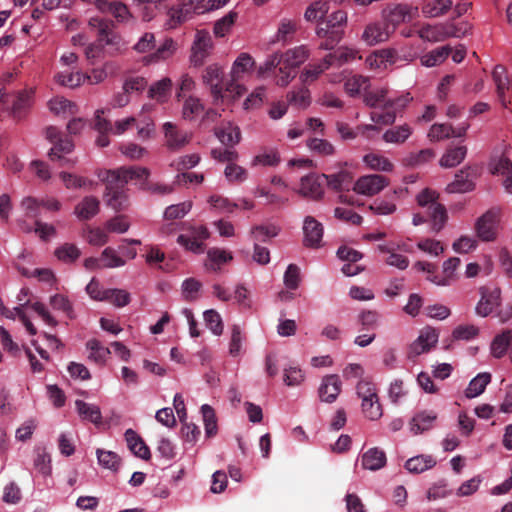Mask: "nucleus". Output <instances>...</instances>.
<instances>
[{"label":"nucleus","instance_id":"f257e3e1","mask_svg":"<svg viewBox=\"0 0 512 512\" xmlns=\"http://www.w3.org/2000/svg\"><path fill=\"white\" fill-rule=\"evenodd\" d=\"M89 26L97 30L98 43H90L85 48L86 58L93 63L96 59L100 58L103 53L102 45L113 46L117 51H120L123 43L118 34H116L111 27V24L99 17H92L89 20Z\"/></svg>","mask_w":512,"mask_h":512},{"label":"nucleus","instance_id":"c03bdc74","mask_svg":"<svg viewBox=\"0 0 512 512\" xmlns=\"http://www.w3.org/2000/svg\"><path fill=\"white\" fill-rule=\"evenodd\" d=\"M490 381L491 375L489 373H479L469 382V385L465 390V396L469 399H472L481 395L485 391L486 386L490 383Z\"/></svg>","mask_w":512,"mask_h":512},{"label":"nucleus","instance_id":"2f4dec72","mask_svg":"<svg viewBox=\"0 0 512 512\" xmlns=\"http://www.w3.org/2000/svg\"><path fill=\"white\" fill-rule=\"evenodd\" d=\"M232 253L220 248H211L207 251V261L205 267L207 270L217 272L225 263L232 261Z\"/></svg>","mask_w":512,"mask_h":512},{"label":"nucleus","instance_id":"69168bd1","mask_svg":"<svg viewBox=\"0 0 512 512\" xmlns=\"http://www.w3.org/2000/svg\"><path fill=\"white\" fill-rule=\"evenodd\" d=\"M208 203L211 208L217 211L218 213H228L231 214L238 207V203L231 201L230 199L223 197L221 195H212L208 199Z\"/></svg>","mask_w":512,"mask_h":512},{"label":"nucleus","instance_id":"2eb2a0df","mask_svg":"<svg viewBox=\"0 0 512 512\" xmlns=\"http://www.w3.org/2000/svg\"><path fill=\"white\" fill-rule=\"evenodd\" d=\"M105 172H107V170H99L97 176L102 182L106 183V192L104 195L106 204L117 211L125 209L127 207L128 198L123 190L124 186L120 185V181L110 183L109 179L105 178Z\"/></svg>","mask_w":512,"mask_h":512},{"label":"nucleus","instance_id":"a19ab883","mask_svg":"<svg viewBox=\"0 0 512 512\" xmlns=\"http://www.w3.org/2000/svg\"><path fill=\"white\" fill-rule=\"evenodd\" d=\"M55 81L64 87L76 88L86 81V77L85 74L80 71H70L65 69L63 71H59L55 75Z\"/></svg>","mask_w":512,"mask_h":512},{"label":"nucleus","instance_id":"a878e982","mask_svg":"<svg viewBox=\"0 0 512 512\" xmlns=\"http://www.w3.org/2000/svg\"><path fill=\"white\" fill-rule=\"evenodd\" d=\"M439 340L438 331L430 326L422 328L412 344L414 352H425L436 348Z\"/></svg>","mask_w":512,"mask_h":512},{"label":"nucleus","instance_id":"20e7f679","mask_svg":"<svg viewBox=\"0 0 512 512\" xmlns=\"http://www.w3.org/2000/svg\"><path fill=\"white\" fill-rule=\"evenodd\" d=\"M255 65L252 56L246 52L238 55L230 70V79L225 83V91L232 99L241 97L246 88L240 83L246 74L250 73Z\"/></svg>","mask_w":512,"mask_h":512},{"label":"nucleus","instance_id":"3c124183","mask_svg":"<svg viewBox=\"0 0 512 512\" xmlns=\"http://www.w3.org/2000/svg\"><path fill=\"white\" fill-rule=\"evenodd\" d=\"M417 34H418L419 38L422 39L423 41H428V42H432V43L441 42V41L445 40L442 23L435 24V25H431V24L423 25L417 31Z\"/></svg>","mask_w":512,"mask_h":512},{"label":"nucleus","instance_id":"e2e57ef3","mask_svg":"<svg viewBox=\"0 0 512 512\" xmlns=\"http://www.w3.org/2000/svg\"><path fill=\"white\" fill-rule=\"evenodd\" d=\"M101 263L103 268H118L126 264L125 258L112 247L105 248L101 255Z\"/></svg>","mask_w":512,"mask_h":512},{"label":"nucleus","instance_id":"4c0bfd02","mask_svg":"<svg viewBox=\"0 0 512 512\" xmlns=\"http://www.w3.org/2000/svg\"><path fill=\"white\" fill-rule=\"evenodd\" d=\"M217 138L227 146H234L241 140L240 129L232 123H226L215 132Z\"/></svg>","mask_w":512,"mask_h":512},{"label":"nucleus","instance_id":"bb28decb","mask_svg":"<svg viewBox=\"0 0 512 512\" xmlns=\"http://www.w3.org/2000/svg\"><path fill=\"white\" fill-rule=\"evenodd\" d=\"M340 391L341 381L337 375H328L324 377L318 390L321 401L327 403L334 402Z\"/></svg>","mask_w":512,"mask_h":512},{"label":"nucleus","instance_id":"a211bd4d","mask_svg":"<svg viewBox=\"0 0 512 512\" xmlns=\"http://www.w3.org/2000/svg\"><path fill=\"white\" fill-rule=\"evenodd\" d=\"M492 77L497 89V96L504 108H508L511 102L510 92H512V76L502 65H497L492 73Z\"/></svg>","mask_w":512,"mask_h":512},{"label":"nucleus","instance_id":"ea45409f","mask_svg":"<svg viewBox=\"0 0 512 512\" xmlns=\"http://www.w3.org/2000/svg\"><path fill=\"white\" fill-rule=\"evenodd\" d=\"M48 105L51 112L62 117L74 115L78 111L76 104L64 97H54L49 101Z\"/></svg>","mask_w":512,"mask_h":512},{"label":"nucleus","instance_id":"4d7b16f0","mask_svg":"<svg viewBox=\"0 0 512 512\" xmlns=\"http://www.w3.org/2000/svg\"><path fill=\"white\" fill-rule=\"evenodd\" d=\"M491 352H512V329L497 334L490 345Z\"/></svg>","mask_w":512,"mask_h":512},{"label":"nucleus","instance_id":"b1692460","mask_svg":"<svg viewBox=\"0 0 512 512\" xmlns=\"http://www.w3.org/2000/svg\"><path fill=\"white\" fill-rule=\"evenodd\" d=\"M489 169L492 174L503 177V186L508 193H512V162L500 156L490 161Z\"/></svg>","mask_w":512,"mask_h":512},{"label":"nucleus","instance_id":"5701e85b","mask_svg":"<svg viewBox=\"0 0 512 512\" xmlns=\"http://www.w3.org/2000/svg\"><path fill=\"white\" fill-rule=\"evenodd\" d=\"M500 305V290L497 288L481 290V299L476 305V313L486 317Z\"/></svg>","mask_w":512,"mask_h":512},{"label":"nucleus","instance_id":"72a5a7b5","mask_svg":"<svg viewBox=\"0 0 512 512\" xmlns=\"http://www.w3.org/2000/svg\"><path fill=\"white\" fill-rule=\"evenodd\" d=\"M452 0H426L422 5V13L427 18L445 15L452 7Z\"/></svg>","mask_w":512,"mask_h":512},{"label":"nucleus","instance_id":"0e129e2a","mask_svg":"<svg viewBox=\"0 0 512 512\" xmlns=\"http://www.w3.org/2000/svg\"><path fill=\"white\" fill-rule=\"evenodd\" d=\"M416 246L420 251L431 257H438L444 252L441 241L433 238H421Z\"/></svg>","mask_w":512,"mask_h":512},{"label":"nucleus","instance_id":"f8f14e48","mask_svg":"<svg viewBox=\"0 0 512 512\" xmlns=\"http://www.w3.org/2000/svg\"><path fill=\"white\" fill-rule=\"evenodd\" d=\"M104 174L106 175L105 178L109 179L110 183L120 181V185L125 186L129 181L137 180L141 188V184L144 181H148L150 170L145 167L130 166L107 170Z\"/></svg>","mask_w":512,"mask_h":512},{"label":"nucleus","instance_id":"6e6d98bb","mask_svg":"<svg viewBox=\"0 0 512 512\" xmlns=\"http://www.w3.org/2000/svg\"><path fill=\"white\" fill-rule=\"evenodd\" d=\"M116 70L117 67L115 63L111 61L105 62L103 66L93 69L90 74H85L86 81L92 85L99 84L103 82L109 74L116 72Z\"/></svg>","mask_w":512,"mask_h":512},{"label":"nucleus","instance_id":"c756f323","mask_svg":"<svg viewBox=\"0 0 512 512\" xmlns=\"http://www.w3.org/2000/svg\"><path fill=\"white\" fill-rule=\"evenodd\" d=\"M125 439L129 450L137 457L148 460L150 458V449L143 439L132 429H127Z\"/></svg>","mask_w":512,"mask_h":512},{"label":"nucleus","instance_id":"bf43d9fd","mask_svg":"<svg viewBox=\"0 0 512 512\" xmlns=\"http://www.w3.org/2000/svg\"><path fill=\"white\" fill-rule=\"evenodd\" d=\"M474 188V183L469 179L468 173L461 171L456 174L453 182L447 185V192L449 193H465L469 192Z\"/></svg>","mask_w":512,"mask_h":512},{"label":"nucleus","instance_id":"5fc2aeb1","mask_svg":"<svg viewBox=\"0 0 512 512\" xmlns=\"http://www.w3.org/2000/svg\"><path fill=\"white\" fill-rule=\"evenodd\" d=\"M280 163V155L276 149H264L253 157L251 166H277Z\"/></svg>","mask_w":512,"mask_h":512},{"label":"nucleus","instance_id":"680f3d73","mask_svg":"<svg viewBox=\"0 0 512 512\" xmlns=\"http://www.w3.org/2000/svg\"><path fill=\"white\" fill-rule=\"evenodd\" d=\"M204 110V106L199 98L194 96L187 97L182 106V117L185 120H193Z\"/></svg>","mask_w":512,"mask_h":512},{"label":"nucleus","instance_id":"de8ad7c7","mask_svg":"<svg viewBox=\"0 0 512 512\" xmlns=\"http://www.w3.org/2000/svg\"><path fill=\"white\" fill-rule=\"evenodd\" d=\"M59 178L67 189H92L94 181L68 172H61Z\"/></svg>","mask_w":512,"mask_h":512},{"label":"nucleus","instance_id":"423d86ee","mask_svg":"<svg viewBox=\"0 0 512 512\" xmlns=\"http://www.w3.org/2000/svg\"><path fill=\"white\" fill-rule=\"evenodd\" d=\"M46 138L52 144L48 153L52 161H59L63 166H74L77 158H71L70 155L74 150V143L71 139L63 137L57 128L48 127L45 131Z\"/></svg>","mask_w":512,"mask_h":512},{"label":"nucleus","instance_id":"58836bf2","mask_svg":"<svg viewBox=\"0 0 512 512\" xmlns=\"http://www.w3.org/2000/svg\"><path fill=\"white\" fill-rule=\"evenodd\" d=\"M389 90L387 87H378L373 89L372 91L366 92L363 96L364 103L371 108L375 107H384L389 108V104L387 103L390 98H388Z\"/></svg>","mask_w":512,"mask_h":512},{"label":"nucleus","instance_id":"8fccbe9b","mask_svg":"<svg viewBox=\"0 0 512 512\" xmlns=\"http://www.w3.org/2000/svg\"><path fill=\"white\" fill-rule=\"evenodd\" d=\"M467 148L458 146L447 150L440 159V165L444 168H452L459 165L465 158Z\"/></svg>","mask_w":512,"mask_h":512},{"label":"nucleus","instance_id":"dca6fc26","mask_svg":"<svg viewBox=\"0 0 512 512\" xmlns=\"http://www.w3.org/2000/svg\"><path fill=\"white\" fill-rule=\"evenodd\" d=\"M325 174H308L300 179L296 192L302 197L318 201L324 195Z\"/></svg>","mask_w":512,"mask_h":512},{"label":"nucleus","instance_id":"13d9d810","mask_svg":"<svg viewBox=\"0 0 512 512\" xmlns=\"http://www.w3.org/2000/svg\"><path fill=\"white\" fill-rule=\"evenodd\" d=\"M369 84V79L362 75H352L345 80L344 90L351 96H358L362 90L366 89Z\"/></svg>","mask_w":512,"mask_h":512},{"label":"nucleus","instance_id":"c9c22d12","mask_svg":"<svg viewBox=\"0 0 512 512\" xmlns=\"http://www.w3.org/2000/svg\"><path fill=\"white\" fill-rule=\"evenodd\" d=\"M381 253L388 254L385 263L389 266L395 267L400 270H405L409 266V259L396 252L394 245L381 244L378 246Z\"/></svg>","mask_w":512,"mask_h":512},{"label":"nucleus","instance_id":"7ed1b4c3","mask_svg":"<svg viewBox=\"0 0 512 512\" xmlns=\"http://www.w3.org/2000/svg\"><path fill=\"white\" fill-rule=\"evenodd\" d=\"M310 56V50L306 45H299L286 50L283 53H273L258 67V75L262 78L275 69L279 62L285 61L294 69L303 64Z\"/></svg>","mask_w":512,"mask_h":512},{"label":"nucleus","instance_id":"c85d7f7f","mask_svg":"<svg viewBox=\"0 0 512 512\" xmlns=\"http://www.w3.org/2000/svg\"><path fill=\"white\" fill-rule=\"evenodd\" d=\"M362 160L367 168L378 172L389 173L392 172L395 168L392 161L380 153H367L363 156Z\"/></svg>","mask_w":512,"mask_h":512},{"label":"nucleus","instance_id":"9b49d317","mask_svg":"<svg viewBox=\"0 0 512 512\" xmlns=\"http://www.w3.org/2000/svg\"><path fill=\"white\" fill-rule=\"evenodd\" d=\"M203 83L209 87L210 93L215 103L223 101L226 97H231L225 91L223 84V69L218 64L207 66L202 75Z\"/></svg>","mask_w":512,"mask_h":512},{"label":"nucleus","instance_id":"6ab92c4d","mask_svg":"<svg viewBox=\"0 0 512 512\" xmlns=\"http://www.w3.org/2000/svg\"><path fill=\"white\" fill-rule=\"evenodd\" d=\"M303 245L308 248H319L322 245L324 227L313 216H306L303 220Z\"/></svg>","mask_w":512,"mask_h":512},{"label":"nucleus","instance_id":"774afa93","mask_svg":"<svg viewBox=\"0 0 512 512\" xmlns=\"http://www.w3.org/2000/svg\"><path fill=\"white\" fill-rule=\"evenodd\" d=\"M105 301L111 303L117 308L127 306L131 301V295L124 289H107Z\"/></svg>","mask_w":512,"mask_h":512},{"label":"nucleus","instance_id":"f3484780","mask_svg":"<svg viewBox=\"0 0 512 512\" xmlns=\"http://www.w3.org/2000/svg\"><path fill=\"white\" fill-rule=\"evenodd\" d=\"M209 236L210 233L206 227H192L186 233L179 235L177 242L185 249L200 254L204 251V241Z\"/></svg>","mask_w":512,"mask_h":512},{"label":"nucleus","instance_id":"9d476101","mask_svg":"<svg viewBox=\"0 0 512 512\" xmlns=\"http://www.w3.org/2000/svg\"><path fill=\"white\" fill-rule=\"evenodd\" d=\"M214 43L209 31L197 30L191 47L190 62L193 66H201L211 54Z\"/></svg>","mask_w":512,"mask_h":512},{"label":"nucleus","instance_id":"0eeeda50","mask_svg":"<svg viewBox=\"0 0 512 512\" xmlns=\"http://www.w3.org/2000/svg\"><path fill=\"white\" fill-rule=\"evenodd\" d=\"M419 9L409 3H388L381 10V18L385 20L393 33L403 24L417 18Z\"/></svg>","mask_w":512,"mask_h":512},{"label":"nucleus","instance_id":"f704fd0d","mask_svg":"<svg viewBox=\"0 0 512 512\" xmlns=\"http://www.w3.org/2000/svg\"><path fill=\"white\" fill-rule=\"evenodd\" d=\"M437 414L433 411H421L411 420V431L415 434L422 433L433 427Z\"/></svg>","mask_w":512,"mask_h":512},{"label":"nucleus","instance_id":"864d4df0","mask_svg":"<svg viewBox=\"0 0 512 512\" xmlns=\"http://www.w3.org/2000/svg\"><path fill=\"white\" fill-rule=\"evenodd\" d=\"M329 11V3L327 0H316L312 2L304 13L306 21L314 22L321 20Z\"/></svg>","mask_w":512,"mask_h":512},{"label":"nucleus","instance_id":"aec40b11","mask_svg":"<svg viewBox=\"0 0 512 512\" xmlns=\"http://www.w3.org/2000/svg\"><path fill=\"white\" fill-rule=\"evenodd\" d=\"M461 261L458 257H451L443 262L442 273L435 274V276H427V280L436 284L437 286H449L457 278L456 271Z\"/></svg>","mask_w":512,"mask_h":512},{"label":"nucleus","instance_id":"a18cd8bd","mask_svg":"<svg viewBox=\"0 0 512 512\" xmlns=\"http://www.w3.org/2000/svg\"><path fill=\"white\" fill-rule=\"evenodd\" d=\"M75 406L78 414L84 420H89L94 424H99L102 421V414L100 408L96 405L86 403L82 400H76Z\"/></svg>","mask_w":512,"mask_h":512},{"label":"nucleus","instance_id":"473e14b6","mask_svg":"<svg viewBox=\"0 0 512 512\" xmlns=\"http://www.w3.org/2000/svg\"><path fill=\"white\" fill-rule=\"evenodd\" d=\"M386 460L385 452L374 447L362 455L361 464L364 469L376 471L385 466Z\"/></svg>","mask_w":512,"mask_h":512},{"label":"nucleus","instance_id":"6e6552de","mask_svg":"<svg viewBox=\"0 0 512 512\" xmlns=\"http://www.w3.org/2000/svg\"><path fill=\"white\" fill-rule=\"evenodd\" d=\"M400 60L412 61V54L401 55L398 50L386 48L371 53L366 58V64L371 70L383 71L388 67L397 64Z\"/></svg>","mask_w":512,"mask_h":512},{"label":"nucleus","instance_id":"7c9ffc66","mask_svg":"<svg viewBox=\"0 0 512 512\" xmlns=\"http://www.w3.org/2000/svg\"><path fill=\"white\" fill-rule=\"evenodd\" d=\"M99 200L94 196L84 197L74 209V214L81 220H89L98 214Z\"/></svg>","mask_w":512,"mask_h":512},{"label":"nucleus","instance_id":"e433bc0d","mask_svg":"<svg viewBox=\"0 0 512 512\" xmlns=\"http://www.w3.org/2000/svg\"><path fill=\"white\" fill-rule=\"evenodd\" d=\"M172 88V81L165 77L153 83L148 90V97L159 103H164L169 98Z\"/></svg>","mask_w":512,"mask_h":512},{"label":"nucleus","instance_id":"412c9836","mask_svg":"<svg viewBox=\"0 0 512 512\" xmlns=\"http://www.w3.org/2000/svg\"><path fill=\"white\" fill-rule=\"evenodd\" d=\"M298 20L288 17H283L277 24V30L271 39V43H281L286 45L293 41L295 34L298 31Z\"/></svg>","mask_w":512,"mask_h":512},{"label":"nucleus","instance_id":"37998d69","mask_svg":"<svg viewBox=\"0 0 512 512\" xmlns=\"http://www.w3.org/2000/svg\"><path fill=\"white\" fill-rule=\"evenodd\" d=\"M436 465L435 459L431 455H419L408 459L405 468L411 473H422Z\"/></svg>","mask_w":512,"mask_h":512},{"label":"nucleus","instance_id":"603ef678","mask_svg":"<svg viewBox=\"0 0 512 512\" xmlns=\"http://www.w3.org/2000/svg\"><path fill=\"white\" fill-rule=\"evenodd\" d=\"M176 51V44L172 39H165L158 49L149 56L145 57L146 63L158 62L170 58Z\"/></svg>","mask_w":512,"mask_h":512},{"label":"nucleus","instance_id":"4468645a","mask_svg":"<svg viewBox=\"0 0 512 512\" xmlns=\"http://www.w3.org/2000/svg\"><path fill=\"white\" fill-rule=\"evenodd\" d=\"M394 33L385 20H374L367 23L361 34V40L368 46H376L387 42Z\"/></svg>","mask_w":512,"mask_h":512},{"label":"nucleus","instance_id":"393cba45","mask_svg":"<svg viewBox=\"0 0 512 512\" xmlns=\"http://www.w3.org/2000/svg\"><path fill=\"white\" fill-rule=\"evenodd\" d=\"M165 143L169 149L177 150L189 142V135L186 131L180 130L172 122L163 124Z\"/></svg>","mask_w":512,"mask_h":512},{"label":"nucleus","instance_id":"ddd939ff","mask_svg":"<svg viewBox=\"0 0 512 512\" xmlns=\"http://www.w3.org/2000/svg\"><path fill=\"white\" fill-rule=\"evenodd\" d=\"M389 183V179L380 174L363 175L355 181L353 191L362 196L373 197L388 187Z\"/></svg>","mask_w":512,"mask_h":512},{"label":"nucleus","instance_id":"4be33fe9","mask_svg":"<svg viewBox=\"0 0 512 512\" xmlns=\"http://www.w3.org/2000/svg\"><path fill=\"white\" fill-rule=\"evenodd\" d=\"M331 67V57L325 56L318 62L306 65L299 75V80L303 85H310L315 82L326 70Z\"/></svg>","mask_w":512,"mask_h":512},{"label":"nucleus","instance_id":"39448f33","mask_svg":"<svg viewBox=\"0 0 512 512\" xmlns=\"http://www.w3.org/2000/svg\"><path fill=\"white\" fill-rule=\"evenodd\" d=\"M438 194L430 189H424L417 195V203L430 218L431 229L439 232L448 219L445 207L437 202Z\"/></svg>","mask_w":512,"mask_h":512},{"label":"nucleus","instance_id":"338daca9","mask_svg":"<svg viewBox=\"0 0 512 512\" xmlns=\"http://www.w3.org/2000/svg\"><path fill=\"white\" fill-rule=\"evenodd\" d=\"M444 30V38H461L465 36L470 30L471 25L468 22L462 21L459 23L455 22H446L442 23Z\"/></svg>","mask_w":512,"mask_h":512},{"label":"nucleus","instance_id":"49530a36","mask_svg":"<svg viewBox=\"0 0 512 512\" xmlns=\"http://www.w3.org/2000/svg\"><path fill=\"white\" fill-rule=\"evenodd\" d=\"M274 74L275 82L278 86L285 87L295 77V69L285 61H280L278 66L268 73L265 77Z\"/></svg>","mask_w":512,"mask_h":512},{"label":"nucleus","instance_id":"09e8293b","mask_svg":"<svg viewBox=\"0 0 512 512\" xmlns=\"http://www.w3.org/2000/svg\"><path fill=\"white\" fill-rule=\"evenodd\" d=\"M451 53V48L449 46L438 47L426 54H424L421 58V64L425 67H434L441 63H443L448 55Z\"/></svg>","mask_w":512,"mask_h":512},{"label":"nucleus","instance_id":"79ce46f5","mask_svg":"<svg viewBox=\"0 0 512 512\" xmlns=\"http://www.w3.org/2000/svg\"><path fill=\"white\" fill-rule=\"evenodd\" d=\"M238 18V13L231 10L223 17L218 19L213 26V34L217 38H223L227 36L231 30L233 25L235 24Z\"/></svg>","mask_w":512,"mask_h":512},{"label":"nucleus","instance_id":"052dcab7","mask_svg":"<svg viewBox=\"0 0 512 512\" xmlns=\"http://www.w3.org/2000/svg\"><path fill=\"white\" fill-rule=\"evenodd\" d=\"M1 314L8 319L18 318L22 322V324L24 325V327L26 328L27 332L30 335L36 334V328L34 327L32 322L29 320V318L24 313L23 305L14 307L13 309L3 307V311L1 312Z\"/></svg>","mask_w":512,"mask_h":512},{"label":"nucleus","instance_id":"f03ea898","mask_svg":"<svg viewBox=\"0 0 512 512\" xmlns=\"http://www.w3.org/2000/svg\"><path fill=\"white\" fill-rule=\"evenodd\" d=\"M346 23L347 14L342 10L333 12L326 20L321 21L316 28V35L325 40L320 44V49H332L341 40Z\"/></svg>","mask_w":512,"mask_h":512},{"label":"nucleus","instance_id":"cd10ccee","mask_svg":"<svg viewBox=\"0 0 512 512\" xmlns=\"http://www.w3.org/2000/svg\"><path fill=\"white\" fill-rule=\"evenodd\" d=\"M412 133L413 127L408 123H403L387 129L383 133L382 139L386 143L400 145L405 143Z\"/></svg>","mask_w":512,"mask_h":512},{"label":"nucleus","instance_id":"1a4fd4ad","mask_svg":"<svg viewBox=\"0 0 512 512\" xmlns=\"http://www.w3.org/2000/svg\"><path fill=\"white\" fill-rule=\"evenodd\" d=\"M500 209L492 208L479 217L475 223L477 237L484 242L494 241L497 237Z\"/></svg>","mask_w":512,"mask_h":512}]
</instances>
